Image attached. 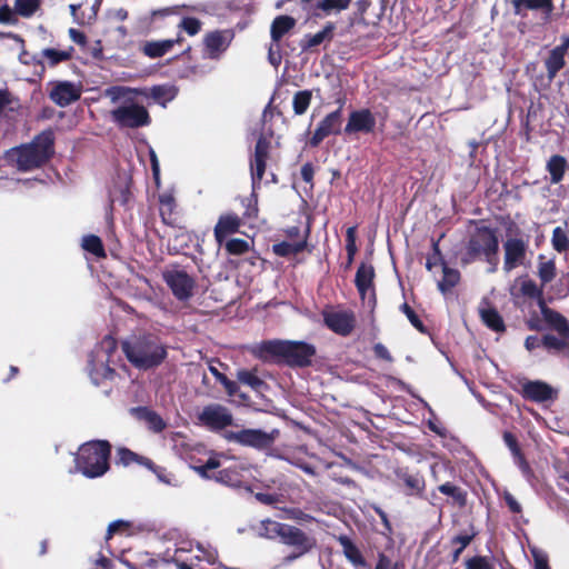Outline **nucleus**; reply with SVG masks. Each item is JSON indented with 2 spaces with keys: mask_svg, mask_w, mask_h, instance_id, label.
Returning <instances> with one entry per match:
<instances>
[{
  "mask_svg": "<svg viewBox=\"0 0 569 569\" xmlns=\"http://www.w3.org/2000/svg\"><path fill=\"white\" fill-rule=\"evenodd\" d=\"M286 526L287 523L278 522L271 519H264L260 521L257 528V532L262 538L280 540L286 529Z\"/></svg>",
  "mask_w": 569,
  "mask_h": 569,
  "instance_id": "nucleus-32",
  "label": "nucleus"
},
{
  "mask_svg": "<svg viewBox=\"0 0 569 569\" xmlns=\"http://www.w3.org/2000/svg\"><path fill=\"white\" fill-rule=\"evenodd\" d=\"M502 439L511 453L513 465L520 470L527 482L532 483L536 480V473L527 460L517 437L506 430L502 435Z\"/></svg>",
  "mask_w": 569,
  "mask_h": 569,
  "instance_id": "nucleus-11",
  "label": "nucleus"
},
{
  "mask_svg": "<svg viewBox=\"0 0 569 569\" xmlns=\"http://www.w3.org/2000/svg\"><path fill=\"white\" fill-rule=\"evenodd\" d=\"M117 463H121L124 467H128L132 463H137L146 468L154 467V462L151 459L144 456H140L126 447L119 448L117 450Z\"/></svg>",
  "mask_w": 569,
  "mask_h": 569,
  "instance_id": "nucleus-30",
  "label": "nucleus"
},
{
  "mask_svg": "<svg viewBox=\"0 0 569 569\" xmlns=\"http://www.w3.org/2000/svg\"><path fill=\"white\" fill-rule=\"evenodd\" d=\"M237 379L242 385H246L250 387L256 392H262L266 383L264 381L258 376L257 370H246L241 369L237 372Z\"/></svg>",
  "mask_w": 569,
  "mask_h": 569,
  "instance_id": "nucleus-37",
  "label": "nucleus"
},
{
  "mask_svg": "<svg viewBox=\"0 0 569 569\" xmlns=\"http://www.w3.org/2000/svg\"><path fill=\"white\" fill-rule=\"evenodd\" d=\"M199 421L209 427H228L232 423L229 410L218 403L209 405L198 415Z\"/></svg>",
  "mask_w": 569,
  "mask_h": 569,
  "instance_id": "nucleus-18",
  "label": "nucleus"
},
{
  "mask_svg": "<svg viewBox=\"0 0 569 569\" xmlns=\"http://www.w3.org/2000/svg\"><path fill=\"white\" fill-rule=\"evenodd\" d=\"M342 552L348 561L355 567H367V562L358 546L346 535L337 537Z\"/></svg>",
  "mask_w": 569,
  "mask_h": 569,
  "instance_id": "nucleus-27",
  "label": "nucleus"
},
{
  "mask_svg": "<svg viewBox=\"0 0 569 569\" xmlns=\"http://www.w3.org/2000/svg\"><path fill=\"white\" fill-rule=\"evenodd\" d=\"M341 110H336L325 117L319 123L313 136L310 139L311 146H318L326 137L337 134L341 128Z\"/></svg>",
  "mask_w": 569,
  "mask_h": 569,
  "instance_id": "nucleus-23",
  "label": "nucleus"
},
{
  "mask_svg": "<svg viewBox=\"0 0 569 569\" xmlns=\"http://www.w3.org/2000/svg\"><path fill=\"white\" fill-rule=\"evenodd\" d=\"M538 276L542 284L550 282L556 276L555 262L551 260L541 262L538 267Z\"/></svg>",
  "mask_w": 569,
  "mask_h": 569,
  "instance_id": "nucleus-53",
  "label": "nucleus"
},
{
  "mask_svg": "<svg viewBox=\"0 0 569 569\" xmlns=\"http://www.w3.org/2000/svg\"><path fill=\"white\" fill-rule=\"evenodd\" d=\"M129 527H130V523L124 520H116V521L111 522L108 526L106 539L107 540L111 539L114 533H117L118 531H120L122 529H128Z\"/></svg>",
  "mask_w": 569,
  "mask_h": 569,
  "instance_id": "nucleus-59",
  "label": "nucleus"
},
{
  "mask_svg": "<svg viewBox=\"0 0 569 569\" xmlns=\"http://www.w3.org/2000/svg\"><path fill=\"white\" fill-rule=\"evenodd\" d=\"M493 250H499V241L496 232L487 227L480 228L469 239L466 252L461 257V262L469 264Z\"/></svg>",
  "mask_w": 569,
  "mask_h": 569,
  "instance_id": "nucleus-7",
  "label": "nucleus"
},
{
  "mask_svg": "<svg viewBox=\"0 0 569 569\" xmlns=\"http://www.w3.org/2000/svg\"><path fill=\"white\" fill-rule=\"evenodd\" d=\"M485 261L489 264L487 272L495 273L498 269V250H493L492 252H488L483 256Z\"/></svg>",
  "mask_w": 569,
  "mask_h": 569,
  "instance_id": "nucleus-62",
  "label": "nucleus"
},
{
  "mask_svg": "<svg viewBox=\"0 0 569 569\" xmlns=\"http://www.w3.org/2000/svg\"><path fill=\"white\" fill-rule=\"evenodd\" d=\"M517 16H525V11H539L541 13L542 23L551 21L555 4L547 0H511Z\"/></svg>",
  "mask_w": 569,
  "mask_h": 569,
  "instance_id": "nucleus-20",
  "label": "nucleus"
},
{
  "mask_svg": "<svg viewBox=\"0 0 569 569\" xmlns=\"http://www.w3.org/2000/svg\"><path fill=\"white\" fill-rule=\"evenodd\" d=\"M228 441L237 442L241 446L252 447L258 450L269 449L279 436V429H272L271 432H264L262 429H240L234 432L228 429H220Z\"/></svg>",
  "mask_w": 569,
  "mask_h": 569,
  "instance_id": "nucleus-8",
  "label": "nucleus"
},
{
  "mask_svg": "<svg viewBox=\"0 0 569 569\" xmlns=\"http://www.w3.org/2000/svg\"><path fill=\"white\" fill-rule=\"evenodd\" d=\"M270 141L260 137L254 148V154L251 160V176L253 187L262 179L266 170V161L269 157Z\"/></svg>",
  "mask_w": 569,
  "mask_h": 569,
  "instance_id": "nucleus-21",
  "label": "nucleus"
},
{
  "mask_svg": "<svg viewBox=\"0 0 569 569\" xmlns=\"http://www.w3.org/2000/svg\"><path fill=\"white\" fill-rule=\"evenodd\" d=\"M400 311L407 317V319L409 320V322L420 332H426V328L422 323V321L420 320L419 316L417 315V312L407 303H402L400 306Z\"/></svg>",
  "mask_w": 569,
  "mask_h": 569,
  "instance_id": "nucleus-52",
  "label": "nucleus"
},
{
  "mask_svg": "<svg viewBox=\"0 0 569 569\" xmlns=\"http://www.w3.org/2000/svg\"><path fill=\"white\" fill-rule=\"evenodd\" d=\"M566 168V160L561 156H552L548 163L547 169L550 173L552 183H558L562 180Z\"/></svg>",
  "mask_w": 569,
  "mask_h": 569,
  "instance_id": "nucleus-41",
  "label": "nucleus"
},
{
  "mask_svg": "<svg viewBox=\"0 0 569 569\" xmlns=\"http://www.w3.org/2000/svg\"><path fill=\"white\" fill-rule=\"evenodd\" d=\"M438 489L442 495L451 497L460 506L466 505V502H467L466 492L462 491L461 488L456 486L455 483L448 481V482L440 485Z\"/></svg>",
  "mask_w": 569,
  "mask_h": 569,
  "instance_id": "nucleus-42",
  "label": "nucleus"
},
{
  "mask_svg": "<svg viewBox=\"0 0 569 569\" xmlns=\"http://www.w3.org/2000/svg\"><path fill=\"white\" fill-rule=\"evenodd\" d=\"M51 132H42L29 144L9 151V158L16 161L19 170L29 171L41 167L52 154Z\"/></svg>",
  "mask_w": 569,
  "mask_h": 569,
  "instance_id": "nucleus-4",
  "label": "nucleus"
},
{
  "mask_svg": "<svg viewBox=\"0 0 569 569\" xmlns=\"http://www.w3.org/2000/svg\"><path fill=\"white\" fill-rule=\"evenodd\" d=\"M351 0H320L317 3V9L323 11L326 14L340 12L348 9Z\"/></svg>",
  "mask_w": 569,
  "mask_h": 569,
  "instance_id": "nucleus-45",
  "label": "nucleus"
},
{
  "mask_svg": "<svg viewBox=\"0 0 569 569\" xmlns=\"http://www.w3.org/2000/svg\"><path fill=\"white\" fill-rule=\"evenodd\" d=\"M209 370L214 376V378L224 387L227 393L230 397H242V395L239 393V387L234 381L229 380L213 366H210Z\"/></svg>",
  "mask_w": 569,
  "mask_h": 569,
  "instance_id": "nucleus-46",
  "label": "nucleus"
},
{
  "mask_svg": "<svg viewBox=\"0 0 569 569\" xmlns=\"http://www.w3.org/2000/svg\"><path fill=\"white\" fill-rule=\"evenodd\" d=\"M250 244L243 239H230L226 243V249L230 254H243L249 251Z\"/></svg>",
  "mask_w": 569,
  "mask_h": 569,
  "instance_id": "nucleus-55",
  "label": "nucleus"
},
{
  "mask_svg": "<svg viewBox=\"0 0 569 569\" xmlns=\"http://www.w3.org/2000/svg\"><path fill=\"white\" fill-rule=\"evenodd\" d=\"M116 350V340L112 337L107 336L92 351L89 359V373L96 385H99L106 379L112 378L113 369L111 366L116 363L113 359Z\"/></svg>",
  "mask_w": 569,
  "mask_h": 569,
  "instance_id": "nucleus-5",
  "label": "nucleus"
},
{
  "mask_svg": "<svg viewBox=\"0 0 569 569\" xmlns=\"http://www.w3.org/2000/svg\"><path fill=\"white\" fill-rule=\"evenodd\" d=\"M82 248L97 258H103L106 256L101 239L94 234L82 238Z\"/></svg>",
  "mask_w": 569,
  "mask_h": 569,
  "instance_id": "nucleus-43",
  "label": "nucleus"
},
{
  "mask_svg": "<svg viewBox=\"0 0 569 569\" xmlns=\"http://www.w3.org/2000/svg\"><path fill=\"white\" fill-rule=\"evenodd\" d=\"M479 315L482 322L496 332L505 331V322L500 313L491 307L488 302L483 301L479 307Z\"/></svg>",
  "mask_w": 569,
  "mask_h": 569,
  "instance_id": "nucleus-28",
  "label": "nucleus"
},
{
  "mask_svg": "<svg viewBox=\"0 0 569 569\" xmlns=\"http://www.w3.org/2000/svg\"><path fill=\"white\" fill-rule=\"evenodd\" d=\"M522 396L535 402H546L556 398L557 391L541 380H528L521 385Z\"/></svg>",
  "mask_w": 569,
  "mask_h": 569,
  "instance_id": "nucleus-19",
  "label": "nucleus"
},
{
  "mask_svg": "<svg viewBox=\"0 0 569 569\" xmlns=\"http://www.w3.org/2000/svg\"><path fill=\"white\" fill-rule=\"evenodd\" d=\"M306 246V241H283L273 246V252L278 256L286 257L300 252Z\"/></svg>",
  "mask_w": 569,
  "mask_h": 569,
  "instance_id": "nucleus-44",
  "label": "nucleus"
},
{
  "mask_svg": "<svg viewBox=\"0 0 569 569\" xmlns=\"http://www.w3.org/2000/svg\"><path fill=\"white\" fill-rule=\"evenodd\" d=\"M182 41L183 38L181 36H178L174 39L146 41L141 46V51L148 58L157 59L169 53L176 44H180Z\"/></svg>",
  "mask_w": 569,
  "mask_h": 569,
  "instance_id": "nucleus-24",
  "label": "nucleus"
},
{
  "mask_svg": "<svg viewBox=\"0 0 569 569\" xmlns=\"http://www.w3.org/2000/svg\"><path fill=\"white\" fill-rule=\"evenodd\" d=\"M122 350L127 359L139 369L157 367L167 356L166 346L151 335L129 338L123 341Z\"/></svg>",
  "mask_w": 569,
  "mask_h": 569,
  "instance_id": "nucleus-2",
  "label": "nucleus"
},
{
  "mask_svg": "<svg viewBox=\"0 0 569 569\" xmlns=\"http://www.w3.org/2000/svg\"><path fill=\"white\" fill-rule=\"evenodd\" d=\"M542 347L548 351H563L567 348V343L563 339H560L552 335H546L542 337Z\"/></svg>",
  "mask_w": 569,
  "mask_h": 569,
  "instance_id": "nucleus-54",
  "label": "nucleus"
},
{
  "mask_svg": "<svg viewBox=\"0 0 569 569\" xmlns=\"http://www.w3.org/2000/svg\"><path fill=\"white\" fill-rule=\"evenodd\" d=\"M528 244L520 238L507 239L503 243V271L509 273L513 269L523 266L527 258Z\"/></svg>",
  "mask_w": 569,
  "mask_h": 569,
  "instance_id": "nucleus-12",
  "label": "nucleus"
},
{
  "mask_svg": "<svg viewBox=\"0 0 569 569\" xmlns=\"http://www.w3.org/2000/svg\"><path fill=\"white\" fill-rule=\"evenodd\" d=\"M280 542L290 547L292 551L286 557L287 561H293L317 547V539L305 532L302 529L288 525L282 533Z\"/></svg>",
  "mask_w": 569,
  "mask_h": 569,
  "instance_id": "nucleus-10",
  "label": "nucleus"
},
{
  "mask_svg": "<svg viewBox=\"0 0 569 569\" xmlns=\"http://www.w3.org/2000/svg\"><path fill=\"white\" fill-rule=\"evenodd\" d=\"M202 23L200 20L192 17H183L178 24V28L189 36H196L200 32Z\"/></svg>",
  "mask_w": 569,
  "mask_h": 569,
  "instance_id": "nucleus-51",
  "label": "nucleus"
},
{
  "mask_svg": "<svg viewBox=\"0 0 569 569\" xmlns=\"http://www.w3.org/2000/svg\"><path fill=\"white\" fill-rule=\"evenodd\" d=\"M296 26V19L290 16H278L271 23V39L278 42Z\"/></svg>",
  "mask_w": 569,
  "mask_h": 569,
  "instance_id": "nucleus-33",
  "label": "nucleus"
},
{
  "mask_svg": "<svg viewBox=\"0 0 569 569\" xmlns=\"http://www.w3.org/2000/svg\"><path fill=\"white\" fill-rule=\"evenodd\" d=\"M178 7H167V8H162V9H158V10H153L151 12V18L152 19H156L158 17H168V16H171V14H177L178 13Z\"/></svg>",
  "mask_w": 569,
  "mask_h": 569,
  "instance_id": "nucleus-63",
  "label": "nucleus"
},
{
  "mask_svg": "<svg viewBox=\"0 0 569 569\" xmlns=\"http://www.w3.org/2000/svg\"><path fill=\"white\" fill-rule=\"evenodd\" d=\"M442 279L438 281V288L442 293L450 291L460 280V272L457 269L449 268L441 261Z\"/></svg>",
  "mask_w": 569,
  "mask_h": 569,
  "instance_id": "nucleus-36",
  "label": "nucleus"
},
{
  "mask_svg": "<svg viewBox=\"0 0 569 569\" xmlns=\"http://www.w3.org/2000/svg\"><path fill=\"white\" fill-rule=\"evenodd\" d=\"M326 326L338 335L346 336L355 327V316L352 312L330 310L323 313Z\"/></svg>",
  "mask_w": 569,
  "mask_h": 569,
  "instance_id": "nucleus-17",
  "label": "nucleus"
},
{
  "mask_svg": "<svg viewBox=\"0 0 569 569\" xmlns=\"http://www.w3.org/2000/svg\"><path fill=\"white\" fill-rule=\"evenodd\" d=\"M335 29V24L332 22H328L319 32L315 34H306L301 42V48L303 50H307L317 47L323 42H330L333 38Z\"/></svg>",
  "mask_w": 569,
  "mask_h": 569,
  "instance_id": "nucleus-29",
  "label": "nucleus"
},
{
  "mask_svg": "<svg viewBox=\"0 0 569 569\" xmlns=\"http://www.w3.org/2000/svg\"><path fill=\"white\" fill-rule=\"evenodd\" d=\"M138 94L147 96V91L123 86H114L104 90V96L117 106L111 110L110 116L119 127L138 128L149 123L147 109L136 101Z\"/></svg>",
  "mask_w": 569,
  "mask_h": 569,
  "instance_id": "nucleus-1",
  "label": "nucleus"
},
{
  "mask_svg": "<svg viewBox=\"0 0 569 569\" xmlns=\"http://www.w3.org/2000/svg\"><path fill=\"white\" fill-rule=\"evenodd\" d=\"M82 84L80 82L56 81L51 83L50 99L59 107H67L80 99Z\"/></svg>",
  "mask_w": 569,
  "mask_h": 569,
  "instance_id": "nucleus-13",
  "label": "nucleus"
},
{
  "mask_svg": "<svg viewBox=\"0 0 569 569\" xmlns=\"http://www.w3.org/2000/svg\"><path fill=\"white\" fill-rule=\"evenodd\" d=\"M261 351L266 355L283 357L288 362L297 366L308 365L315 355V348L311 345L282 340L264 342Z\"/></svg>",
  "mask_w": 569,
  "mask_h": 569,
  "instance_id": "nucleus-6",
  "label": "nucleus"
},
{
  "mask_svg": "<svg viewBox=\"0 0 569 569\" xmlns=\"http://www.w3.org/2000/svg\"><path fill=\"white\" fill-rule=\"evenodd\" d=\"M551 243H552V248L557 252L561 253L568 249L569 238H568L566 231L561 227H556L553 229L552 237H551Z\"/></svg>",
  "mask_w": 569,
  "mask_h": 569,
  "instance_id": "nucleus-47",
  "label": "nucleus"
},
{
  "mask_svg": "<svg viewBox=\"0 0 569 569\" xmlns=\"http://www.w3.org/2000/svg\"><path fill=\"white\" fill-rule=\"evenodd\" d=\"M375 127V119L370 111L368 110H359L353 111L349 121L345 128L346 133H357V132H370Z\"/></svg>",
  "mask_w": 569,
  "mask_h": 569,
  "instance_id": "nucleus-25",
  "label": "nucleus"
},
{
  "mask_svg": "<svg viewBox=\"0 0 569 569\" xmlns=\"http://www.w3.org/2000/svg\"><path fill=\"white\" fill-rule=\"evenodd\" d=\"M220 457L222 453L211 451L208 460L201 463L198 460V465H193L192 468L203 478H214L217 481L236 487L241 482V475L237 468H224L214 472L220 467Z\"/></svg>",
  "mask_w": 569,
  "mask_h": 569,
  "instance_id": "nucleus-9",
  "label": "nucleus"
},
{
  "mask_svg": "<svg viewBox=\"0 0 569 569\" xmlns=\"http://www.w3.org/2000/svg\"><path fill=\"white\" fill-rule=\"evenodd\" d=\"M311 101V92L308 90L299 91L293 97V110L296 114H303L309 108Z\"/></svg>",
  "mask_w": 569,
  "mask_h": 569,
  "instance_id": "nucleus-48",
  "label": "nucleus"
},
{
  "mask_svg": "<svg viewBox=\"0 0 569 569\" xmlns=\"http://www.w3.org/2000/svg\"><path fill=\"white\" fill-rule=\"evenodd\" d=\"M170 440L172 448L181 456H186L190 460L194 459V453H202L206 451V447L189 437L188 435L177 431L170 433Z\"/></svg>",
  "mask_w": 569,
  "mask_h": 569,
  "instance_id": "nucleus-22",
  "label": "nucleus"
},
{
  "mask_svg": "<svg viewBox=\"0 0 569 569\" xmlns=\"http://www.w3.org/2000/svg\"><path fill=\"white\" fill-rule=\"evenodd\" d=\"M233 39L230 30H216L208 32L203 38L204 56L209 59H219L228 49Z\"/></svg>",
  "mask_w": 569,
  "mask_h": 569,
  "instance_id": "nucleus-14",
  "label": "nucleus"
},
{
  "mask_svg": "<svg viewBox=\"0 0 569 569\" xmlns=\"http://www.w3.org/2000/svg\"><path fill=\"white\" fill-rule=\"evenodd\" d=\"M397 479L403 486L406 496L420 497L425 491V479L419 471L411 470L408 467H399L393 470Z\"/></svg>",
  "mask_w": 569,
  "mask_h": 569,
  "instance_id": "nucleus-16",
  "label": "nucleus"
},
{
  "mask_svg": "<svg viewBox=\"0 0 569 569\" xmlns=\"http://www.w3.org/2000/svg\"><path fill=\"white\" fill-rule=\"evenodd\" d=\"M503 500L512 513H520L522 511L521 505L509 491H505Z\"/></svg>",
  "mask_w": 569,
  "mask_h": 569,
  "instance_id": "nucleus-60",
  "label": "nucleus"
},
{
  "mask_svg": "<svg viewBox=\"0 0 569 569\" xmlns=\"http://www.w3.org/2000/svg\"><path fill=\"white\" fill-rule=\"evenodd\" d=\"M541 313L548 325H550L563 339L569 341V322L558 311L545 306L540 302Z\"/></svg>",
  "mask_w": 569,
  "mask_h": 569,
  "instance_id": "nucleus-26",
  "label": "nucleus"
},
{
  "mask_svg": "<svg viewBox=\"0 0 569 569\" xmlns=\"http://www.w3.org/2000/svg\"><path fill=\"white\" fill-rule=\"evenodd\" d=\"M286 515L287 518L289 519L302 522H311L315 520V518L311 515L305 512L300 508H289L286 510Z\"/></svg>",
  "mask_w": 569,
  "mask_h": 569,
  "instance_id": "nucleus-58",
  "label": "nucleus"
},
{
  "mask_svg": "<svg viewBox=\"0 0 569 569\" xmlns=\"http://www.w3.org/2000/svg\"><path fill=\"white\" fill-rule=\"evenodd\" d=\"M40 0H16L14 9L23 17L32 16L39 8Z\"/></svg>",
  "mask_w": 569,
  "mask_h": 569,
  "instance_id": "nucleus-50",
  "label": "nucleus"
},
{
  "mask_svg": "<svg viewBox=\"0 0 569 569\" xmlns=\"http://www.w3.org/2000/svg\"><path fill=\"white\" fill-rule=\"evenodd\" d=\"M239 227H240V220L237 216H233V214L222 216L219 219V221L214 228L216 239L219 242H222V240L228 234L236 232Z\"/></svg>",
  "mask_w": 569,
  "mask_h": 569,
  "instance_id": "nucleus-31",
  "label": "nucleus"
},
{
  "mask_svg": "<svg viewBox=\"0 0 569 569\" xmlns=\"http://www.w3.org/2000/svg\"><path fill=\"white\" fill-rule=\"evenodd\" d=\"M149 96L158 103L166 106V103L174 99L177 89L169 84L154 86L150 89Z\"/></svg>",
  "mask_w": 569,
  "mask_h": 569,
  "instance_id": "nucleus-40",
  "label": "nucleus"
},
{
  "mask_svg": "<svg viewBox=\"0 0 569 569\" xmlns=\"http://www.w3.org/2000/svg\"><path fill=\"white\" fill-rule=\"evenodd\" d=\"M138 423H146L149 427H164L162 419L147 407H137L129 410Z\"/></svg>",
  "mask_w": 569,
  "mask_h": 569,
  "instance_id": "nucleus-34",
  "label": "nucleus"
},
{
  "mask_svg": "<svg viewBox=\"0 0 569 569\" xmlns=\"http://www.w3.org/2000/svg\"><path fill=\"white\" fill-rule=\"evenodd\" d=\"M163 279L178 299L184 300L192 295L193 280L183 270H167Z\"/></svg>",
  "mask_w": 569,
  "mask_h": 569,
  "instance_id": "nucleus-15",
  "label": "nucleus"
},
{
  "mask_svg": "<svg viewBox=\"0 0 569 569\" xmlns=\"http://www.w3.org/2000/svg\"><path fill=\"white\" fill-rule=\"evenodd\" d=\"M525 347L528 351H532L539 347H542V338L537 336H529L525 341Z\"/></svg>",
  "mask_w": 569,
  "mask_h": 569,
  "instance_id": "nucleus-64",
  "label": "nucleus"
},
{
  "mask_svg": "<svg viewBox=\"0 0 569 569\" xmlns=\"http://www.w3.org/2000/svg\"><path fill=\"white\" fill-rule=\"evenodd\" d=\"M530 552L532 556L535 569H550L549 562H548V556L546 552L538 549L537 547L531 548Z\"/></svg>",
  "mask_w": 569,
  "mask_h": 569,
  "instance_id": "nucleus-56",
  "label": "nucleus"
},
{
  "mask_svg": "<svg viewBox=\"0 0 569 569\" xmlns=\"http://www.w3.org/2000/svg\"><path fill=\"white\" fill-rule=\"evenodd\" d=\"M565 54L552 49L545 61L549 81L555 79L557 73L565 67Z\"/></svg>",
  "mask_w": 569,
  "mask_h": 569,
  "instance_id": "nucleus-38",
  "label": "nucleus"
},
{
  "mask_svg": "<svg viewBox=\"0 0 569 569\" xmlns=\"http://www.w3.org/2000/svg\"><path fill=\"white\" fill-rule=\"evenodd\" d=\"M372 278L373 269L371 267L362 264L358 269L356 274V284L362 299H365L366 293L370 289Z\"/></svg>",
  "mask_w": 569,
  "mask_h": 569,
  "instance_id": "nucleus-39",
  "label": "nucleus"
},
{
  "mask_svg": "<svg viewBox=\"0 0 569 569\" xmlns=\"http://www.w3.org/2000/svg\"><path fill=\"white\" fill-rule=\"evenodd\" d=\"M72 47L63 50L47 48L41 51V58L43 59L41 62L43 64L47 63L49 67H54L60 62L68 61L72 57Z\"/></svg>",
  "mask_w": 569,
  "mask_h": 569,
  "instance_id": "nucleus-35",
  "label": "nucleus"
},
{
  "mask_svg": "<svg viewBox=\"0 0 569 569\" xmlns=\"http://www.w3.org/2000/svg\"><path fill=\"white\" fill-rule=\"evenodd\" d=\"M111 445L107 440L83 443L76 456V468L87 478L103 476L110 468Z\"/></svg>",
  "mask_w": 569,
  "mask_h": 569,
  "instance_id": "nucleus-3",
  "label": "nucleus"
},
{
  "mask_svg": "<svg viewBox=\"0 0 569 569\" xmlns=\"http://www.w3.org/2000/svg\"><path fill=\"white\" fill-rule=\"evenodd\" d=\"M466 569H493V566L487 557L473 556L467 559Z\"/></svg>",
  "mask_w": 569,
  "mask_h": 569,
  "instance_id": "nucleus-57",
  "label": "nucleus"
},
{
  "mask_svg": "<svg viewBox=\"0 0 569 569\" xmlns=\"http://www.w3.org/2000/svg\"><path fill=\"white\" fill-rule=\"evenodd\" d=\"M476 537V532L472 530L471 533H460V535H457L455 536L452 539H451V542L452 543H459L460 548L465 549L467 546L470 545V542L473 540V538Z\"/></svg>",
  "mask_w": 569,
  "mask_h": 569,
  "instance_id": "nucleus-61",
  "label": "nucleus"
},
{
  "mask_svg": "<svg viewBox=\"0 0 569 569\" xmlns=\"http://www.w3.org/2000/svg\"><path fill=\"white\" fill-rule=\"evenodd\" d=\"M520 293L523 297L530 298V299H538L539 303L542 301L541 296L542 291L536 282L531 279H522L520 283Z\"/></svg>",
  "mask_w": 569,
  "mask_h": 569,
  "instance_id": "nucleus-49",
  "label": "nucleus"
}]
</instances>
